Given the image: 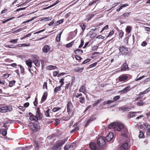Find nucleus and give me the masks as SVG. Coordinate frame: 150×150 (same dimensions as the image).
<instances>
[{
  "instance_id": "obj_33",
  "label": "nucleus",
  "mask_w": 150,
  "mask_h": 150,
  "mask_svg": "<svg viewBox=\"0 0 150 150\" xmlns=\"http://www.w3.org/2000/svg\"><path fill=\"white\" fill-rule=\"evenodd\" d=\"M136 113L135 112H129L128 115V116L129 118L133 117H134L136 116V115L135 114Z\"/></svg>"
},
{
  "instance_id": "obj_45",
  "label": "nucleus",
  "mask_w": 150,
  "mask_h": 150,
  "mask_svg": "<svg viewBox=\"0 0 150 150\" xmlns=\"http://www.w3.org/2000/svg\"><path fill=\"white\" fill-rule=\"evenodd\" d=\"M64 78H62L59 80V82L60 83V86L62 87L64 83Z\"/></svg>"
},
{
  "instance_id": "obj_19",
  "label": "nucleus",
  "mask_w": 150,
  "mask_h": 150,
  "mask_svg": "<svg viewBox=\"0 0 150 150\" xmlns=\"http://www.w3.org/2000/svg\"><path fill=\"white\" fill-rule=\"evenodd\" d=\"M79 92H81L86 94V87L85 86L83 85L82 86L79 90Z\"/></svg>"
},
{
  "instance_id": "obj_34",
  "label": "nucleus",
  "mask_w": 150,
  "mask_h": 150,
  "mask_svg": "<svg viewBox=\"0 0 150 150\" xmlns=\"http://www.w3.org/2000/svg\"><path fill=\"white\" fill-rule=\"evenodd\" d=\"M79 101L82 104L84 103L85 102V99L84 97H79Z\"/></svg>"
},
{
  "instance_id": "obj_55",
  "label": "nucleus",
  "mask_w": 150,
  "mask_h": 150,
  "mask_svg": "<svg viewBox=\"0 0 150 150\" xmlns=\"http://www.w3.org/2000/svg\"><path fill=\"white\" fill-rule=\"evenodd\" d=\"M91 61V59H86L82 63V64H86V63L89 62Z\"/></svg>"
},
{
  "instance_id": "obj_2",
  "label": "nucleus",
  "mask_w": 150,
  "mask_h": 150,
  "mask_svg": "<svg viewBox=\"0 0 150 150\" xmlns=\"http://www.w3.org/2000/svg\"><path fill=\"white\" fill-rule=\"evenodd\" d=\"M120 52L123 55H126L129 52L128 48L125 46H121L120 47Z\"/></svg>"
},
{
  "instance_id": "obj_57",
  "label": "nucleus",
  "mask_w": 150,
  "mask_h": 150,
  "mask_svg": "<svg viewBox=\"0 0 150 150\" xmlns=\"http://www.w3.org/2000/svg\"><path fill=\"white\" fill-rule=\"evenodd\" d=\"M14 18V17H11L10 18H8L5 21H3L2 22V23L3 24H4L5 23H6V22L8 21H9L13 19Z\"/></svg>"
},
{
  "instance_id": "obj_43",
  "label": "nucleus",
  "mask_w": 150,
  "mask_h": 150,
  "mask_svg": "<svg viewBox=\"0 0 150 150\" xmlns=\"http://www.w3.org/2000/svg\"><path fill=\"white\" fill-rule=\"evenodd\" d=\"M140 134L139 135V137L140 138H144V134L143 132L141 130L139 131Z\"/></svg>"
},
{
  "instance_id": "obj_59",
  "label": "nucleus",
  "mask_w": 150,
  "mask_h": 150,
  "mask_svg": "<svg viewBox=\"0 0 150 150\" xmlns=\"http://www.w3.org/2000/svg\"><path fill=\"white\" fill-rule=\"evenodd\" d=\"M1 133L3 136H5L6 135L7 132L6 130L2 129L1 130Z\"/></svg>"
},
{
  "instance_id": "obj_63",
  "label": "nucleus",
  "mask_w": 150,
  "mask_h": 150,
  "mask_svg": "<svg viewBox=\"0 0 150 150\" xmlns=\"http://www.w3.org/2000/svg\"><path fill=\"white\" fill-rule=\"evenodd\" d=\"M56 123H55L56 126H57L58 124L59 123L60 120L58 119H54Z\"/></svg>"
},
{
  "instance_id": "obj_48",
  "label": "nucleus",
  "mask_w": 150,
  "mask_h": 150,
  "mask_svg": "<svg viewBox=\"0 0 150 150\" xmlns=\"http://www.w3.org/2000/svg\"><path fill=\"white\" fill-rule=\"evenodd\" d=\"M45 88L47 90L48 89L47 86V83L46 82H45L43 86V89H45Z\"/></svg>"
},
{
  "instance_id": "obj_24",
  "label": "nucleus",
  "mask_w": 150,
  "mask_h": 150,
  "mask_svg": "<svg viewBox=\"0 0 150 150\" xmlns=\"http://www.w3.org/2000/svg\"><path fill=\"white\" fill-rule=\"evenodd\" d=\"M129 4H128L126 3L124 4H122L118 8L116 9V11L119 12L123 8L129 6Z\"/></svg>"
},
{
  "instance_id": "obj_10",
  "label": "nucleus",
  "mask_w": 150,
  "mask_h": 150,
  "mask_svg": "<svg viewBox=\"0 0 150 150\" xmlns=\"http://www.w3.org/2000/svg\"><path fill=\"white\" fill-rule=\"evenodd\" d=\"M131 86H128L123 88L122 90L119 91V92L123 94L126 93L131 90Z\"/></svg>"
},
{
  "instance_id": "obj_32",
  "label": "nucleus",
  "mask_w": 150,
  "mask_h": 150,
  "mask_svg": "<svg viewBox=\"0 0 150 150\" xmlns=\"http://www.w3.org/2000/svg\"><path fill=\"white\" fill-rule=\"evenodd\" d=\"M62 31L59 34H58L57 35V36L56 38V40L57 42H59L60 41L61 36V34H62Z\"/></svg>"
},
{
  "instance_id": "obj_56",
  "label": "nucleus",
  "mask_w": 150,
  "mask_h": 150,
  "mask_svg": "<svg viewBox=\"0 0 150 150\" xmlns=\"http://www.w3.org/2000/svg\"><path fill=\"white\" fill-rule=\"evenodd\" d=\"M63 118H64L63 120H69L70 118V115L69 114V115H67V116L63 117Z\"/></svg>"
},
{
  "instance_id": "obj_58",
  "label": "nucleus",
  "mask_w": 150,
  "mask_h": 150,
  "mask_svg": "<svg viewBox=\"0 0 150 150\" xmlns=\"http://www.w3.org/2000/svg\"><path fill=\"white\" fill-rule=\"evenodd\" d=\"M120 98V96H117L114 97L113 98L114 101H117L119 100Z\"/></svg>"
},
{
  "instance_id": "obj_35",
  "label": "nucleus",
  "mask_w": 150,
  "mask_h": 150,
  "mask_svg": "<svg viewBox=\"0 0 150 150\" xmlns=\"http://www.w3.org/2000/svg\"><path fill=\"white\" fill-rule=\"evenodd\" d=\"M50 109L49 108L47 109L46 111H44V113L45 116L46 117H50Z\"/></svg>"
},
{
  "instance_id": "obj_27",
  "label": "nucleus",
  "mask_w": 150,
  "mask_h": 150,
  "mask_svg": "<svg viewBox=\"0 0 150 150\" xmlns=\"http://www.w3.org/2000/svg\"><path fill=\"white\" fill-rule=\"evenodd\" d=\"M132 28L130 26H127L126 28H125V31L126 32L128 33H130L132 30Z\"/></svg>"
},
{
  "instance_id": "obj_42",
  "label": "nucleus",
  "mask_w": 150,
  "mask_h": 150,
  "mask_svg": "<svg viewBox=\"0 0 150 150\" xmlns=\"http://www.w3.org/2000/svg\"><path fill=\"white\" fill-rule=\"evenodd\" d=\"M30 43H28L27 44H20L18 45V46L19 47H23L26 46H30Z\"/></svg>"
},
{
  "instance_id": "obj_7",
  "label": "nucleus",
  "mask_w": 150,
  "mask_h": 150,
  "mask_svg": "<svg viewBox=\"0 0 150 150\" xmlns=\"http://www.w3.org/2000/svg\"><path fill=\"white\" fill-rule=\"evenodd\" d=\"M12 108L10 106L0 107V112L3 113L6 112H7L8 110H10Z\"/></svg>"
},
{
  "instance_id": "obj_11",
  "label": "nucleus",
  "mask_w": 150,
  "mask_h": 150,
  "mask_svg": "<svg viewBox=\"0 0 150 150\" xmlns=\"http://www.w3.org/2000/svg\"><path fill=\"white\" fill-rule=\"evenodd\" d=\"M114 136V134L112 132L109 133L106 137L107 141L109 142L112 140Z\"/></svg>"
},
{
  "instance_id": "obj_46",
  "label": "nucleus",
  "mask_w": 150,
  "mask_h": 150,
  "mask_svg": "<svg viewBox=\"0 0 150 150\" xmlns=\"http://www.w3.org/2000/svg\"><path fill=\"white\" fill-rule=\"evenodd\" d=\"M18 39L16 38L15 39H13L9 41V42L10 43H12L14 44H16L17 43V41L18 40Z\"/></svg>"
},
{
  "instance_id": "obj_8",
  "label": "nucleus",
  "mask_w": 150,
  "mask_h": 150,
  "mask_svg": "<svg viewBox=\"0 0 150 150\" xmlns=\"http://www.w3.org/2000/svg\"><path fill=\"white\" fill-rule=\"evenodd\" d=\"M128 77L127 75L122 74L119 77V81L120 82L126 81L127 80Z\"/></svg>"
},
{
  "instance_id": "obj_49",
  "label": "nucleus",
  "mask_w": 150,
  "mask_h": 150,
  "mask_svg": "<svg viewBox=\"0 0 150 150\" xmlns=\"http://www.w3.org/2000/svg\"><path fill=\"white\" fill-rule=\"evenodd\" d=\"M48 69L49 70H52L55 69L57 67L55 66L50 65L48 67Z\"/></svg>"
},
{
  "instance_id": "obj_18",
  "label": "nucleus",
  "mask_w": 150,
  "mask_h": 150,
  "mask_svg": "<svg viewBox=\"0 0 150 150\" xmlns=\"http://www.w3.org/2000/svg\"><path fill=\"white\" fill-rule=\"evenodd\" d=\"M42 52L44 53H47L50 50V47L48 45L44 46L42 49Z\"/></svg>"
},
{
  "instance_id": "obj_22",
  "label": "nucleus",
  "mask_w": 150,
  "mask_h": 150,
  "mask_svg": "<svg viewBox=\"0 0 150 150\" xmlns=\"http://www.w3.org/2000/svg\"><path fill=\"white\" fill-rule=\"evenodd\" d=\"M77 126V124L75 123L73 125V127H74V128L71 131L70 133H73L74 132L77 131L79 129V127H76Z\"/></svg>"
},
{
  "instance_id": "obj_28",
  "label": "nucleus",
  "mask_w": 150,
  "mask_h": 150,
  "mask_svg": "<svg viewBox=\"0 0 150 150\" xmlns=\"http://www.w3.org/2000/svg\"><path fill=\"white\" fill-rule=\"evenodd\" d=\"M131 12H126L124 13L122 15L120 16L122 18H125L129 17L130 15Z\"/></svg>"
},
{
  "instance_id": "obj_17",
  "label": "nucleus",
  "mask_w": 150,
  "mask_h": 150,
  "mask_svg": "<svg viewBox=\"0 0 150 150\" xmlns=\"http://www.w3.org/2000/svg\"><path fill=\"white\" fill-rule=\"evenodd\" d=\"M96 14L93 13H89L86 16L85 20L87 21H89L93 18Z\"/></svg>"
},
{
  "instance_id": "obj_1",
  "label": "nucleus",
  "mask_w": 150,
  "mask_h": 150,
  "mask_svg": "<svg viewBox=\"0 0 150 150\" xmlns=\"http://www.w3.org/2000/svg\"><path fill=\"white\" fill-rule=\"evenodd\" d=\"M110 129H113L115 131H120L124 128V125L121 124L113 122L109 125Z\"/></svg>"
},
{
  "instance_id": "obj_53",
  "label": "nucleus",
  "mask_w": 150,
  "mask_h": 150,
  "mask_svg": "<svg viewBox=\"0 0 150 150\" xmlns=\"http://www.w3.org/2000/svg\"><path fill=\"white\" fill-rule=\"evenodd\" d=\"M97 62H95L90 65L88 68H93V67L96 66V65H97Z\"/></svg>"
},
{
  "instance_id": "obj_40",
  "label": "nucleus",
  "mask_w": 150,
  "mask_h": 150,
  "mask_svg": "<svg viewBox=\"0 0 150 150\" xmlns=\"http://www.w3.org/2000/svg\"><path fill=\"white\" fill-rule=\"evenodd\" d=\"M62 87L60 86H58L57 87H56L54 89V92L55 93H56L58 91H60L61 89V87Z\"/></svg>"
},
{
  "instance_id": "obj_31",
  "label": "nucleus",
  "mask_w": 150,
  "mask_h": 150,
  "mask_svg": "<svg viewBox=\"0 0 150 150\" xmlns=\"http://www.w3.org/2000/svg\"><path fill=\"white\" fill-rule=\"evenodd\" d=\"M129 108L125 106H123L119 108V110L120 111H129Z\"/></svg>"
},
{
  "instance_id": "obj_36",
  "label": "nucleus",
  "mask_w": 150,
  "mask_h": 150,
  "mask_svg": "<svg viewBox=\"0 0 150 150\" xmlns=\"http://www.w3.org/2000/svg\"><path fill=\"white\" fill-rule=\"evenodd\" d=\"M74 52L76 54H81L83 52V51L82 50L79 49H77L76 50H75L74 51Z\"/></svg>"
},
{
  "instance_id": "obj_4",
  "label": "nucleus",
  "mask_w": 150,
  "mask_h": 150,
  "mask_svg": "<svg viewBox=\"0 0 150 150\" xmlns=\"http://www.w3.org/2000/svg\"><path fill=\"white\" fill-rule=\"evenodd\" d=\"M97 143L101 147H103L105 144V138L103 137H100L97 140Z\"/></svg>"
},
{
  "instance_id": "obj_15",
  "label": "nucleus",
  "mask_w": 150,
  "mask_h": 150,
  "mask_svg": "<svg viewBox=\"0 0 150 150\" xmlns=\"http://www.w3.org/2000/svg\"><path fill=\"white\" fill-rule=\"evenodd\" d=\"M128 64L126 62L124 63L121 67V70L122 71H127L129 69Z\"/></svg>"
},
{
  "instance_id": "obj_37",
  "label": "nucleus",
  "mask_w": 150,
  "mask_h": 150,
  "mask_svg": "<svg viewBox=\"0 0 150 150\" xmlns=\"http://www.w3.org/2000/svg\"><path fill=\"white\" fill-rule=\"evenodd\" d=\"M16 81L15 80H12L9 83L8 86L10 87L13 86L15 84Z\"/></svg>"
},
{
  "instance_id": "obj_38",
  "label": "nucleus",
  "mask_w": 150,
  "mask_h": 150,
  "mask_svg": "<svg viewBox=\"0 0 150 150\" xmlns=\"http://www.w3.org/2000/svg\"><path fill=\"white\" fill-rule=\"evenodd\" d=\"M103 100L102 99H100L98 100L97 101L95 102L94 103L93 105V106L94 107L95 106L98 105L99 103L101 102Z\"/></svg>"
},
{
  "instance_id": "obj_52",
  "label": "nucleus",
  "mask_w": 150,
  "mask_h": 150,
  "mask_svg": "<svg viewBox=\"0 0 150 150\" xmlns=\"http://www.w3.org/2000/svg\"><path fill=\"white\" fill-rule=\"evenodd\" d=\"M74 56L76 59L77 60L79 61L82 59V58L81 57H80L77 55H75Z\"/></svg>"
},
{
  "instance_id": "obj_39",
  "label": "nucleus",
  "mask_w": 150,
  "mask_h": 150,
  "mask_svg": "<svg viewBox=\"0 0 150 150\" xmlns=\"http://www.w3.org/2000/svg\"><path fill=\"white\" fill-rule=\"evenodd\" d=\"M74 41H72L71 42L67 44L66 45V47L67 48H69L71 47L74 44Z\"/></svg>"
},
{
  "instance_id": "obj_30",
  "label": "nucleus",
  "mask_w": 150,
  "mask_h": 150,
  "mask_svg": "<svg viewBox=\"0 0 150 150\" xmlns=\"http://www.w3.org/2000/svg\"><path fill=\"white\" fill-rule=\"evenodd\" d=\"M11 123L10 121L7 120L6 122L4 123V127L6 128H7L9 126L10 124Z\"/></svg>"
},
{
  "instance_id": "obj_13",
  "label": "nucleus",
  "mask_w": 150,
  "mask_h": 150,
  "mask_svg": "<svg viewBox=\"0 0 150 150\" xmlns=\"http://www.w3.org/2000/svg\"><path fill=\"white\" fill-rule=\"evenodd\" d=\"M30 116L29 119L31 121H37L38 120V117L36 116H35L31 112H30L29 113Z\"/></svg>"
},
{
  "instance_id": "obj_41",
  "label": "nucleus",
  "mask_w": 150,
  "mask_h": 150,
  "mask_svg": "<svg viewBox=\"0 0 150 150\" xmlns=\"http://www.w3.org/2000/svg\"><path fill=\"white\" fill-rule=\"evenodd\" d=\"M137 104L138 106H142L145 104V103L142 100H141L140 101L138 102L137 103Z\"/></svg>"
},
{
  "instance_id": "obj_5",
  "label": "nucleus",
  "mask_w": 150,
  "mask_h": 150,
  "mask_svg": "<svg viewBox=\"0 0 150 150\" xmlns=\"http://www.w3.org/2000/svg\"><path fill=\"white\" fill-rule=\"evenodd\" d=\"M67 140V138L59 140L56 142L55 144L56 145L57 147H58L60 149L61 148L62 146L63 145Z\"/></svg>"
},
{
  "instance_id": "obj_6",
  "label": "nucleus",
  "mask_w": 150,
  "mask_h": 150,
  "mask_svg": "<svg viewBox=\"0 0 150 150\" xmlns=\"http://www.w3.org/2000/svg\"><path fill=\"white\" fill-rule=\"evenodd\" d=\"M30 128L33 131L36 132L38 130V125L37 124L31 123L29 124Z\"/></svg>"
},
{
  "instance_id": "obj_61",
  "label": "nucleus",
  "mask_w": 150,
  "mask_h": 150,
  "mask_svg": "<svg viewBox=\"0 0 150 150\" xmlns=\"http://www.w3.org/2000/svg\"><path fill=\"white\" fill-rule=\"evenodd\" d=\"M114 33V30H113L111 31H110V32L109 33L108 35L107 36V38H108L109 37L111 36Z\"/></svg>"
},
{
  "instance_id": "obj_21",
  "label": "nucleus",
  "mask_w": 150,
  "mask_h": 150,
  "mask_svg": "<svg viewBox=\"0 0 150 150\" xmlns=\"http://www.w3.org/2000/svg\"><path fill=\"white\" fill-rule=\"evenodd\" d=\"M48 93L47 92L44 93L42 97L41 102L42 103L44 102L46 99Z\"/></svg>"
},
{
  "instance_id": "obj_44",
  "label": "nucleus",
  "mask_w": 150,
  "mask_h": 150,
  "mask_svg": "<svg viewBox=\"0 0 150 150\" xmlns=\"http://www.w3.org/2000/svg\"><path fill=\"white\" fill-rule=\"evenodd\" d=\"M61 109V108L60 107H54L53 108L52 111L53 112H56L59 111Z\"/></svg>"
},
{
  "instance_id": "obj_54",
  "label": "nucleus",
  "mask_w": 150,
  "mask_h": 150,
  "mask_svg": "<svg viewBox=\"0 0 150 150\" xmlns=\"http://www.w3.org/2000/svg\"><path fill=\"white\" fill-rule=\"evenodd\" d=\"M114 102L113 100H108L106 101H105L104 102V103L105 104H109L112 103H113Z\"/></svg>"
},
{
  "instance_id": "obj_29",
  "label": "nucleus",
  "mask_w": 150,
  "mask_h": 150,
  "mask_svg": "<svg viewBox=\"0 0 150 150\" xmlns=\"http://www.w3.org/2000/svg\"><path fill=\"white\" fill-rule=\"evenodd\" d=\"M79 25L82 28V32H83L86 29V25L83 23H80Z\"/></svg>"
},
{
  "instance_id": "obj_20",
  "label": "nucleus",
  "mask_w": 150,
  "mask_h": 150,
  "mask_svg": "<svg viewBox=\"0 0 150 150\" xmlns=\"http://www.w3.org/2000/svg\"><path fill=\"white\" fill-rule=\"evenodd\" d=\"M89 146L91 150H96L97 146L96 143L91 142Z\"/></svg>"
},
{
  "instance_id": "obj_47",
  "label": "nucleus",
  "mask_w": 150,
  "mask_h": 150,
  "mask_svg": "<svg viewBox=\"0 0 150 150\" xmlns=\"http://www.w3.org/2000/svg\"><path fill=\"white\" fill-rule=\"evenodd\" d=\"M18 66H19L21 69V73H22L23 74H24L25 72L24 68L21 65H19Z\"/></svg>"
},
{
  "instance_id": "obj_16",
  "label": "nucleus",
  "mask_w": 150,
  "mask_h": 150,
  "mask_svg": "<svg viewBox=\"0 0 150 150\" xmlns=\"http://www.w3.org/2000/svg\"><path fill=\"white\" fill-rule=\"evenodd\" d=\"M33 62L37 67H39L40 65L39 59L38 58H34L33 60Z\"/></svg>"
},
{
  "instance_id": "obj_3",
  "label": "nucleus",
  "mask_w": 150,
  "mask_h": 150,
  "mask_svg": "<svg viewBox=\"0 0 150 150\" xmlns=\"http://www.w3.org/2000/svg\"><path fill=\"white\" fill-rule=\"evenodd\" d=\"M73 108L74 106L71 101H68L67 105V109L68 114L70 115L71 113Z\"/></svg>"
},
{
  "instance_id": "obj_9",
  "label": "nucleus",
  "mask_w": 150,
  "mask_h": 150,
  "mask_svg": "<svg viewBox=\"0 0 150 150\" xmlns=\"http://www.w3.org/2000/svg\"><path fill=\"white\" fill-rule=\"evenodd\" d=\"M32 61L30 59L25 61V63L28 66V69L29 71L31 73H32L31 72V68L32 67Z\"/></svg>"
},
{
  "instance_id": "obj_62",
  "label": "nucleus",
  "mask_w": 150,
  "mask_h": 150,
  "mask_svg": "<svg viewBox=\"0 0 150 150\" xmlns=\"http://www.w3.org/2000/svg\"><path fill=\"white\" fill-rule=\"evenodd\" d=\"M147 42L146 41L143 42L141 44V45L143 47H145L147 45Z\"/></svg>"
},
{
  "instance_id": "obj_51",
  "label": "nucleus",
  "mask_w": 150,
  "mask_h": 150,
  "mask_svg": "<svg viewBox=\"0 0 150 150\" xmlns=\"http://www.w3.org/2000/svg\"><path fill=\"white\" fill-rule=\"evenodd\" d=\"M53 150H60L61 149V148H60V149L58 147H57L56 145L55 144L54 146H53V148H52Z\"/></svg>"
},
{
  "instance_id": "obj_12",
  "label": "nucleus",
  "mask_w": 150,
  "mask_h": 150,
  "mask_svg": "<svg viewBox=\"0 0 150 150\" xmlns=\"http://www.w3.org/2000/svg\"><path fill=\"white\" fill-rule=\"evenodd\" d=\"M36 116L37 117H38V119H41L42 118V114L40 112V108L39 107L37 108Z\"/></svg>"
},
{
  "instance_id": "obj_26",
  "label": "nucleus",
  "mask_w": 150,
  "mask_h": 150,
  "mask_svg": "<svg viewBox=\"0 0 150 150\" xmlns=\"http://www.w3.org/2000/svg\"><path fill=\"white\" fill-rule=\"evenodd\" d=\"M84 69V68L83 67L79 68V67H77L75 68L74 69V71L76 72H79L81 73L83 71V70Z\"/></svg>"
},
{
  "instance_id": "obj_60",
  "label": "nucleus",
  "mask_w": 150,
  "mask_h": 150,
  "mask_svg": "<svg viewBox=\"0 0 150 150\" xmlns=\"http://www.w3.org/2000/svg\"><path fill=\"white\" fill-rule=\"evenodd\" d=\"M64 21V19H62L59 21H57V25H59L60 24L62 23Z\"/></svg>"
},
{
  "instance_id": "obj_50",
  "label": "nucleus",
  "mask_w": 150,
  "mask_h": 150,
  "mask_svg": "<svg viewBox=\"0 0 150 150\" xmlns=\"http://www.w3.org/2000/svg\"><path fill=\"white\" fill-rule=\"evenodd\" d=\"M84 44V40L83 39H82L81 40V44L79 46V48H81L83 45Z\"/></svg>"
},
{
  "instance_id": "obj_23",
  "label": "nucleus",
  "mask_w": 150,
  "mask_h": 150,
  "mask_svg": "<svg viewBox=\"0 0 150 150\" xmlns=\"http://www.w3.org/2000/svg\"><path fill=\"white\" fill-rule=\"evenodd\" d=\"M128 147V144L127 143H125L123 144L120 147V149L122 150H125L127 149Z\"/></svg>"
},
{
  "instance_id": "obj_25",
  "label": "nucleus",
  "mask_w": 150,
  "mask_h": 150,
  "mask_svg": "<svg viewBox=\"0 0 150 150\" xmlns=\"http://www.w3.org/2000/svg\"><path fill=\"white\" fill-rule=\"evenodd\" d=\"M71 146L72 144L70 143L67 144L64 147V150H69L71 148Z\"/></svg>"
},
{
  "instance_id": "obj_64",
  "label": "nucleus",
  "mask_w": 150,
  "mask_h": 150,
  "mask_svg": "<svg viewBox=\"0 0 150 150\" xmlns=\"http://www.w3.org/2000/svg\"><path fill=\"white\" fill-rule=\"evenodd\" d=\"M146 130L149 132H150V125H148L146 126Z\"/></svg>"
},
{
  "instance_id": "obj_14",
  "label": "nucleus",
  "mask_w": 150,
  "mask_h": 150,
  "mask_svg": "<svg viewBox=\"0 0 150 150\" xmlns=\"http://www.w3.org/2000/svg\"><path fill=\"white\" fill-rule=\"evenodd\" d=\"M96 119V118L93 116H91L87 120L86 123L85 125V127H86L90 124V123Z\"/></svg>"
}]
</instances>
